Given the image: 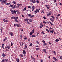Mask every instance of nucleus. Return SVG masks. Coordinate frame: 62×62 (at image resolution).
<instances>
[{
    "instance_id": "obj_35",
    "label": "nucleus",
    "mask_w": 62,
    "mask_h": 62,
    "mask_svg": "<svg viewBox=\"0 0 62 62\" xmlns=\"http://www.w3.org/2000/svg\"><path fill=\"white\" fill-rule=\"evenodd\" d=\"M49 23L51 24V25H54V24L50 22H49Z\"/></svg>"
},
{
    "instance_id": "obj_47",
    "label": "nucleus",
    "mask_w": 62,
    "mask_h": 62,
    "mask_svg": "<svg viewBox=\"0 0 62 62\" xmlns=\"http://www.w3.org/2000/svg\"><path fill=\"white\" fill-rule=\"evenodd\" d=\"M20 30H21V31H23V29H20Z\"/></svg>"
},
{
    "instance_id": "obj_12",
    "label": "nucleus",
    "mask_w": 62,
    "mask_h": 62,
    "mask_svg": "<svg viewBox=\"0 0 62 62\" xmlns=\"http://www.w3.org/2000/svg\"><path fill=\"white\" fill-rule=\"evenodd\" d=\"M3 21H4V22H6V23H8V20L5 19H3Z\"/></svg>"
},
{
    "instance_id": "obj_34",
    "label": "nucleus",
    "mask_w": 62,
    "mask_h": 62,
    "mask_svg": "<svg viewBox=\"0 0 62 62\" xmlns=\"http://www.w3.org/2000/svg\"><path fill=\"white\" fill-rule=\"evenodd\" d=\"M29 21L30 22H32V20L30 19L29 20Z\"/></svg>"
},
{
    "instance_id": "obj_61",
    "label": "nucleus",
    "mask_w": 62,
    "mask_h": 62,
    "mask_svg": "<svg viewBox=\"0 0 62 62\" xmlns=\"http://www.w3.org/2000/svg\"><path fill=\"white\" fill-rule=\"evenodd\" d=\"M36 43H38V44H39V42L38 41H37Z\"/></svg>"
},
{
    "instance_id": "obj_21",
    "label": "nucleus",
    "mask_w": 62,
    "mask_h": 62,
    "mask_svg": "<svg viewBox=\"0 0 62 62\" xmlns=\"http://www.w3.org/2000/svg\"><path fill=\"white\" fill-rule=\"evenodd\" d=\"M12 3H13V4H16V2H15V1H13Z\"/></svg>"
},
{
    "instance_id": "obj_27",
    "label": "nucleus",
    "mask_w": 62,
    "mask_h": 62,
    "mask_svg": "<svg viewBox=\"0 0 62 62\" xmlns=\"http://www.w3.org/2000/svg\"><path fill=\"white\" fill-rule=\"evenodd\" d=\"M27 23L28 24H31V23H29L28 21L27 22Z\"/></svg>"
},
{
    "instance_id": "obj_30",
    "label": "nucleus",
    "mask_w": 62,
    "mask_h": 62,
    "mask_svg": "<svg viewBox=\"0 0 62 62\" xmlns=\"http://www.w3.org/2000/svg\"><path fill=\"white\" fill-rule=\"evenodd\" d=\"M40 25L42 27H43V25H42V24L41 23H40Z\"/></svg>"
},
{
    "instance_id": "obj_25",
    "label": "nucleus",
    "mask_w": 62,
    "mask_h": 62,
    "mask_svg": "<svg viewBox=\"0 0 62 62\" xmlns=\"http://www.w3.org/2000/svg\"><path fill=\"white\" fill-rule=\"evenodd\" d=\"M32 9H35V7H34V6H32Z\"/></svg>"
},
{
    "instance_id": "obj_15",
    "label": "nucleus",
    "mask_w": 62,
    "mask_h": 62,
    "mask_svg": "<svg viewBox=\"0 0 62 62\" xmlns=\"http://www.w3.org/2000/svg\"><path fill=\"white\" fill-rule=\"evenodd\" d=\"M26 54V52L25 51V50H23V54Z\"/></svg>"
},
{
    "instance_id": "obj_43",
    "label": "nucleus",
    "mask_w": 62,
    "mask_h": 62,
    "mask_svg": "<svg viewBox=\"0 0 62 62\" xmlns=\"http://www.w3.org/2000/svg\"><path fill=\"white\" fill-rule=\"evenodd\" d=\"M47 45V44H46V43H45L43 45L44 46H45V45Z\"/></svg>"
},
{
    "instance_id": "obj_6",
    "label": "nucleus",
    "mask_w": 62,
    "mask_h": 62,
    "mask_svg": "<svg viewBox=\"0 0 62 62\" xmlns=\"http://www.w3.org/2000/svg\"><path fill=\"white\" fill-rule=\"evenodd\" d=\"M43 50L44 51V52L45 53V54H47V52H46V49H44Z\"/></svg>"
},
{
    "instance_id": "obj_51",
    "label": "nucleus",
    "mask_w": 62,
    "mask_h": 62,
    "mask_svg": "<svg viewBox=\"0 0 62 62\" xmlns=\"http://www.w3.org/2000/svg\"><path fill=\"white\" fill-rule=\"evenodd\" d=\"M9 4H10L9 3H7L6 5H9Z\"/></svg>"
},
{
    "instance_id": "obj_5",
    "label": "nucleus",
    "mask_w": 62,
    "mask_h": 62,
    "mask_svg": "<svg viewBox=\"0 0 62 62\" xmlns=\"http://www.w3.org/2000/svg\"><path fill=\"white\" fill-rule=\"evenodd\" d=\"M37 12H38L39 13V11H38V9H37L35 10V11L34 12L35 14L37 13Z\"/></svg>"
},
{
    "instance_id": "obj_54",
    "label": "nucleus",
    "mask_w": 62,
    "mask_h": 62,
    "mask_svg": "<svg viewBox=\"0 0 62 62\" xmlns=\"http://www.w3.org/2000/svg\"><path fill=\"white\" fill-rule=\"evenodd\" d=\"M24 10H26V8H24Z\"/></svg>"
},
{
    "instance_id": "obj_1",
    "label": "nucleus",
    "mask_w": 62,
    "mask_h": 62,
    "mask_svg": "<svg viewBox=\"0 0 62 62\" xmlns=\"http://www.w3.org/2000/svg\"><path fill=\"white\" fill-rule=\"evenodd\" d=\"M10 11L13 14H17V13L16 12V10H14L13 11V10L11 9H10Z\"/></svg>"
},
{
    "instance_id": "obj_13",
    "label": "nucleus",
    "mask_w": 62,
    "mask_h": 62,
    "mask_svg": "<svg viewBox=\"0 0 62 62\" xmlns=\"http://www.w3.org/2000/svg\"><path fill=\"white\" fill-rule=\"evenodd\" d=\"M21 25L18 24H17V27H21Z\"/></svg>"
},
{
    "instance_id": "obj_40",
    "label": "nucleus",
    "mask_w": 62,
    "mask_h": 62,
    "mask_svg": "<svg viewBox=\"0 0 62 62\" xmlns=\"http://www.w3.org/2000/svg\"><path fill=\"white\" fill-rule=\"evenodd\" d=\"M60 59H62V56H60L59 57Z\"/></svg>"
},
{
    "instance_id": "obj_4",
    "label": "nucleus",
    "mask_w": 62,
    "mask_h": 62,
    "mask_svg": "<svg viewBox=\"0 0 62 62\" xmlns=\"http://www.w3.org/2000/svg\"><path fill=\"white\" fill-rule=\"evenodd\" d=\"M0 2L1 4L2 3H4L5 4H6V1L4 0H3L2 1V0H0Z\"/></svg>"
},
{
    "instance_id": "obj_3",
    "label": "nucleus",
    "mask_w": 62,
    "mask_h": 62,
    "mask_svg": "<svg viewBox=\"0 0 62 62\" xmlns=\"http://www.w3.org/2000/svg\"><path fill=\"white\" fill-rule=\"evenodd\" d=\"M16 11L17 14H20V12L19 11V10H16Z\"/></svg>"
},
{
    "instance_id": "obj_55",
    "label": "nucleus",
    "mask_w": 62,
    "mask_h": 62,
    "mask_svg": "<svg viewBox=\"0 0 62 62\" xmlns=\"http://www.w3.org/2000/svg\"><path fill=\"white\" fill-rule=\"evenodd\" d=\"M46 31H47V32H49V30H48L47 29H46Z\"/></svg>"
},
{
    "instance_id": "obj_41",
    "label": "nucleus",
    "mask_w": 62,
    "mask_h": 62,
    "mask_svg": "<svg viewBox=\"0 0 62 62\" xmlns=\"http://www.w3.org/2000/svg\"><path fill=\"white\" fill-rule=\"evenodd\" d=\"M13 5H11L9 6V7H13Z\"/></svg>"
},
{
    "instance_id": "obj_46",
    "label": "nucleus",
    "mask_w": 62,
    "mask_h": 62,
    "mask_svg": "<svg viewBox=\"0 0 62 62\" xmlns=\"http://www.w3.org/2000/svg\"><path fill=\"white\" fill-rule=\"evenodd\" d=\"M37 36H38V35H39V33L37 32Z\"/></svg>"
},
{
    "instance_id": "obj_28",
    "label": "nucleus",
    "mask_w": 62,
    "mask_h": 62,
    "mask_svg": "<svg viewBox=\"0 0 62 62\" xmlns=\"http://www.w3.org/2000/svg\"><path fill=\"white\" fill-rule=\"evenodd\" d=\"M55 41H56V42H58V41H59V40H58V39H57L55 40Z\"/></svg>"
},
{
    "instance_id": "obj_63",
    "label": "nucleus",
    "mask_w": 62,
    "mask_h": 62,
    "mask_svg": "<svg viewBox=\"0 0 62 62\" xmlns=\"http://www.w3.org/2000/svg\"><path fill=\"white\" fill-rule=\"evenodd\" d=\"M45 6H46V7H48V6H49V5H45Z\"/></svg>"
},
{
    "instance_id": "obj_24",
    "label": "nucleus",
    "mask_w": 62,
    "mask_h": 62,
    "mask_svg": "<svg viewBox=\"0 0 62 62\" xmlns=\"http://www.w3.org/2000/svg\"><path fill=\"white\" fill-rule=\"evenodd\" d=\"M29 20V19H27V18H26V19H25L24 21H28Z\"/></svg>"
},
{
    "instance_id": "obj_17",
    "label": "nucleus",
    "mask_w": 62,
    "mask_h": 62,
    "mask_svg": "<svg viewBox=\"0 0 62 62\" xmlns=\"http://www.w3.org/2000/svg\"><path fill=\"white\" fill-rule=\"evenodd\" d=\"M11 19H15V17L14 16H12L11 17Z\"/></svg>"
},
{
    "instance_id": "obj_42",
    "label": "nucleus",
    "mask_w": 62,
    "mask_h": 62,
    "mask_svg": "<svg viewBox=\"0 0 62 62\" xmlns=\"http://www.w3.org/2000/svg\"><path fill=\"white\" fill-rule=\"evenodd\" d=\"M36 2L38 3H39V0H37L36 1Z\"/></svg>"
},
{
    "instance_id": "obj_37",
    "label": "nucleus",
    "mask_w": 62,
    "mask_h": 62,
    "mask_svg": "<svg viewBox=\"0 0 62 62\" xmlns=\"http://www.w3.org/2000/svg\"><path fill=\"white\" fill-rule=\"evenodd\" d=\"M32 33H33L32 32H31L30 33V35H32Z\"/></svg>"
},
{
    "instance_id": "obj_10",
    "label": "nucleus",
    "mask_w": 62,
    "mask_h": 62,
    "mask_svg": "<svg viewBox=\"0 0 62 62\" xmlns=\"http://www.w3.org/2000/svg\"><path fill=\"white\" fill-rule=\"evenodd\" d=\"M27 46L26 45H25V47L24 48V49L25 50H26V49H27Z\"/></svg>"
},
{
    "instance_id": "obj_23",
    "label": "nucleus",
    "mask_w": 62,
    "mask_h": 62,
    "mask_svg": "<svg viewBox=\"0 0 62 62\" xmlns=\"http://www.w3.org/2000/svg\"><path fill=\"white\" fill-rule=\"evenodd\" d=\"M5 61L6 62H8V60L7 59H6L5 60Z\"/></svg>"
},
{
    "instance_id": "obj_9",
    "label": "nucleus",
    "mask_w": 62,
    "mask_h": 62,
    "mask_svg": "<svg viewBox=\"0 0 62 62\" xmlns=\"http://www.w3.org/2000/svg\"><path fill=\"white\" fill-rule=\"evenodd\" d=\"M19 22V20H18L16 19L14 21V22L15 23L16 22Z\"/></svg>"
},
{
    "instance_id": "obj_59",
    "label": "nucleus",
    "mask_w": 62,
    "mask_h": 62,
    "mask_svg": "<svg viewBox=\"0 0 62 62\" xmlns=\"http://www.w3.org/2000/svg\"><path fill=\"white\" fill-rule=\"evenodd\" d=\"M18 19V17H15V19Z\"/></svg>"
},
{
    "instance_id": "obj_8",
    "label": "nucleus",
    "mask_w": 62,
    "mask_h": 62,
    "mask_svg": "<svg viewBox=\"0 0 62 62\" xmlns=\"http://www.w3.org/2000/svg\"><path fill=\"white\" fill-rule=\"evenodd\" d=\"M51 15H52V13L50 12L47 14V16H50Z\"/></svg>"
},
{
    "instance_id": "obj_57",
    "label": "nucleus",
    "mask_w": 62,
    "mask_h": 62,
    "mask_svg": "<svg viewBox=\"0 0 62 62\" xmlns=\"http://www.w3.org/2000/svg\"><path fill=\"white\" fill-rule=\"evenodd\" d=\"M42 42H43V43H45V41H44V40H43L42 41Z\"/></svg>"
},
{
    "instance_id": "obj_36",
    "label": "nucleus",
    "mask_w": 62,
    "mask_h": 62,
    "mask_svg": "<svg viewBox=\"0 0 62 62\" xmlns=\"http://www.w3.org/2000/svg\"><path fill=\"white\" fill-rule=\"evenodd\" d=\"M41 33L42 34H43L44 35V34H45V33H44V31H42Z\"/></svg>"
},
{
    "instance_id": "obj_50",
    "label": "nucleus",
    "mask_w": 62,
    "mask_h": 62,
    "mask_svg": "<svg viewBox=\"0 0 62 62\" xmlns=\"http://www.w3.org/2000/svg\"><path fill=\"white\" fill-rule=\"evenodd\" d=\"M39 48H37L36 49V50L37 51H38V50H39Z\"/></svg>"
},
{
    "instance_id": "obj_7",
    "label": "nucleus",
    "mask_w": 62,
    "mask_h": 62,
    "mask_svg": "<svg viewBox=\"0 0 62 62\" xmlns=\"http://www.w3.org/2000/svg\"><path fill=\"white\" fill-rule=\"evenodd\" d=\"M9 34L11 35V36H12H12H13V33L12 32L9 33Z\"/></svg>"
},
{
    "instance_id": "obj_64",
    "label": "nucleus",
    "mask_w": 62,
    "mask_h": 62,
    "mask_svg": "<svg viewBox=\"0 0 62 62\" xmlns=\"http://www.w3.org/2000/svg\"><path fill=\"white\" fill-rule=\"evenodd\" d=\"M47 9H49V8H50V7H47Z\"/></svg>"
},
{
    "instance_id": "obj_33",
    "label": "nucleus",
    "mask_w": 62,
    "mask_h": 62,
    "mask_svg": "<svg viewBox=\"0 0 62 62\" xmlns=\"http://www.w3.org/2000/svg\"><path fill=\"white\" fill-rule=\"evenodd\" d=\"M50 20L52 21V22H54V20L53 19H51Z\"/></svg>"
},
{
    "instance_id": "obj_52",
    "label": "nucleus",
    "mask_w": 62,
    "mask_h": 62,
    "mask_svg": "<svg viewBox=\"0 0 62 62\" xmlns=\"http://www.w3.org/2000/svg\"><path fill=\"white\" fill-rule=\"evenodd\" d=\"M60 16V14H58L57 16V17H59Z\"/></svg>"
},
{
    "instance_id": "obj_20",
    "label": "nucleus",
    "mask_w": 62,
    "mask_h": 62,
    "mask_svg": "<svg viewBox=\"0 0 62 62\" xmlns=\"http://www.w3.org/2000/svg\"><path fill=\"white\" fill-rule=\"evenodd\" d=\"M2 47L3 49H4V43H3L2 45Z\"/></svg>"
},
{
    "instance_id": "obj_58",
    "label": "nucleus",
    "mask_w": 62,
    "mask_h": 62,
    "mask_svg": "<svg viewBox=\"0 0 62 62\" xmlns=\"http://www.w3.org/2000/svg\"><path fill=\"white\" fill-rule=\"evenodd\" d=\"M53 53L54 54H55V51H53Z\"/></svg>"
},
{
    "instance_id": "obj_11",
    "label": "nucleus",
    "mask_w": 62,
    "mask_h": 62,
    "mask_svg": "<svg viewBox=\"0 0 62 62\" xmlns=\"http://www.w3.org/2000/svg\"><path fill=\"white\" fill-rule=\"evenodd\" d=\"M6 49H10V47L9 46H7V47H6Z\"/></svg>"
},
{
    "instance_id": "obj_29",
    "label": "nucleus",
    "mask_w": 62,
    "mask_h": 62,
    "mask_svg": "<svg viewBox=\"0 0 62 62\" xmlns=\"http://www.w3.org/2000/svg\"><path fill=\"white\" fill-rule=\"evenodd\" d=\"M32 37H36V35H32Z\"/></svg>"
},
{
    "instance_id": "obj_39",
    "label": "nucleus",
    "mask_w": 62,
    "mask_h": 62,
    "mask_svg": "<svg viewBox=\"0 0 62 62\" xmlns=\"http://www.w3.org/2000/svg\"><path fill=\"white\" fill-rule=\"evenodd\" d=\"M5 61L4 59H3L1 61L2 62H5Z\"/></svg>"
},
{
    "instance_id": "obj_60",
    "label": "nucleus",
    "mask_w": 62,
    "mask_h": 62,
    "mask_svg": "<svg viewBox=\"0 0 62 62\" xmlns=\"http://www.w3.org/2000/svg\"><path fill=\"white\" fill-rule=\"evenodd\" d=\"M11 46H12V45H13V44L12 42L11 43Z\"/></svg>"
},
{
    "instance_id": "obj_19",
    "label": "nucleus",
    "mask_w": 62,
    "mask_h": 62,
    "mask_svg": "<svg viewBox=\"0 0 62 62\" xmlns=\"http://www.w3.org/2000/svg\"><path fill=\"white\" fill-rule=\"evenodd\" d=\"M41 13H44V11L43 10H41Z\"/></svg>"
},
{
    "instance_id": "obj_14",
    "label": "nucleus",
    "mask_w": 62,
    "mask_h": 62,
    "mask_svg": "<svg viewBox=\"0 0 62 62\" xmlns=\"http://www.w3.org/2000/svg\"><path fill=\"white\" fill-rule=\"evenodd\" d=\"M5 56H6V54H5L4 53H3L2 54V56H3V57H5Z\"/></svg>"
},
{
    "instance_id": "obj_32",
    "label": "nucleus",
    "mask_w": 62,
    "mask_h": 62,
    "mask_svg": "<svg viewBox=\"0 0 62 62\" xmlns=\"http://www.w3.org/2000/svg\"><path fill=\"white\" fill-rule=\"evenodd\" d=\"M34 16V15H32L30 16V18H33Z\"/></svg>"
},
{
    "instance_id": "obj_44",
    "label": "nucleus",
    "mask_w": 62,
    "mask_h": 62,
    "mask_svg": "<svg viewBox=\"0 0 62 62\" xmlns=\"http://www.w3.org/2000/svg\"><path fill=\"white\" fill-rule=\"evenodd\" d=\"M32 31L33 33H34V32H35V31H34V29H33Z\"/></svg>"
},
{
    "instance_id": "obj_18",
    "label": "nucleus",
    "mask_w": 62,
    "mask_h": 62,
    "mask_svg": "<svg viewBox=\"0 0 62 62\" xmlns=\"http://www.w3.org/2000/svg\"><path fill=\"white\" fill-rule=\"evenodd\" d=\"M16 61H17V62H19V59H16Z\"/></svg>"
},
{
    "instance_id": "obj_49",
    "label": "nucleus",
    "mask_w": 62,
    "mask_h": 62,
    "mask_svg": "<svg viewBox=\"0 0 62 62\" xmlns=\"http://www.w3.org/2000/svg\"><path fill=\"white\" fill-rule=\"evenodd\" d=\"M17 24L16 23L14 24V26H17Z\"/></svg>"
},
{
    "instance_id": "obj_62",
    "label": "nucleus",
    "mask_w": 62,
    "mask_h": 62,
    "mask_svg": "<svg viewBox=\"0 0 62 62\" xmlns=\"http://www.w3.org/2000/svg\"><path fill=\"white\" fill-rule=\"evenodd\" d=\"M28 8H31V6H28Z\"/></svg>"
},
{
    "instance_id": "obj_53",
    "label": "nucleus",
    "mask_w": 62,
    "mask_h": 62,
    "mask_svg": "<svg viewBox=\"0 0 62 62\" xmlns=\"http://www.w3.org/2000/svg\"><path fill=\"white\" fill-rule=\"evenodd\" d=\"M28 15L29 16H30L31 15V14H30Z\"/></svg>"
},
{
    "instance_id": "obj_38",
    "label": "nucleus",
    "mask_w": 62,
    "mask_h": 62,
    "mask_svg": "<svg viewBox=\"0 0 62 62\" xmlns=\"http://www.w3.org/2000/svg\"><path fill=\"white\" fill-rule=\"evenodd\" d=\"M32 43H31L29 45V46H31L32 45Z\"/></svg>"
},
{
    "instance_id": "obj_48",
    "label": "nucleus",
    "mask_w": 62,
    "mask_h": 62,
    "mask_svg": "<svg viewBox=\"0 0 62 62\" xmlns=\"http://www.w3.org/2000/svg\"><path fill=\"white\" fill-rule=\"evenodd\" d=\"M51 17H52V18H53V19H55V18H54V17L53 16H51Z\"/></svg>"
},
{
    "instance_id": "obj_2",
    "label": "nucleus",
    "mask_w": 62,
    "mask_h": 62,
    "mask_svg": "<svg viewBox=\"0 0 62 62\" xmlns=\"http://www.w3.org/2000/svg\"><path fill=\"white\" fill-rule=\"evenodd\" d=\"M31 2L33 3H36V0H31L30 1Z\"/></svg>"
},
{
    "instance_id": "obj_56",
    "label": "nucleus",
    "mask_w": 62,
    "mask_h": 62,
    "mask_svg": "<svg viewBox=\"0 0 62 62\" xmlns=\"http://www.w3.org/2000/svg\"><path fill=\"white\" fill-rule=\"evenodd\" d=\"M7 37H5V40H7Z\"/></svg>"
},
{
    "instance_id": "obj_26",
    "label": "nucleus",
    "mask_w": 62,
    "mask_h": 62,
    "mask_svg": "<svg viewBox=\"0 0 62 62\" xmlns=\"http://www.w3.org/2000/svg\"><path fill=\"white\" fill-rule=\"evenodd\" d=\"M24 39L25 40H26V39H27V38L26 37H25L24 38Z\"/></svg>"
},
{
    "instance_id": "obj_16",
    "label": "nucleus",
    "mask_w": 62,
    "mask_h": 62,
    "mask_svg": "<svg viewBox=\"0 0 62 62\" xmlns=\"http://www.w3.org/2000/svg\"><path fill=\"white\" fill-rule=\"evenodd\" d=\"M17 5L18 6V7L19 8L20 6H21V5H22V4H17Z\"/></svg>"
},
{
    "instance_id": "obj_45",
    "label": "nucleus",
    "mask_w": 62,
    "mask_h": 62,
    "mask_svg": "<svg viewBox=\"0 0 62 62\" xmlns=\"http://www.w3.org/2000/svg\"><path fill=\"white\" fill-rule=\"evenodd\" d=\"M16 5H15L14 6V7H13V8H15V7H16Z\"/></svg>"
},
{
    "instance_id": "obj_31",
    "label": "nucleus",
    "mask_w": 62,
    "mask_h": 62,
    "mask_svg": "<svg viewBox=\"0 0 62 62\" xmlns=\"http://www.w3.org/2000/svg\"><path fill=\"white\" fill-rule=\"evenodd\" d=\"M43 23H45L46 24V23H47V22H46L44 21L43 22Z\"/></svg>"
},
{
    "instance_id": "obj_22",
    "label": "nucleus",
    "mask_w": 62,
    "mask_h": 62,
    "mask_svg": "<svg viewBox=\"0 0 62 62\" xmlns=\"http://www.w3.org/2000/svg\"><path fill=\"white\" fill-rule=\"evenodd\" d=\"M20 39H23V36L21 35L20 37Z\"/></svg>"
}]
</instances>
